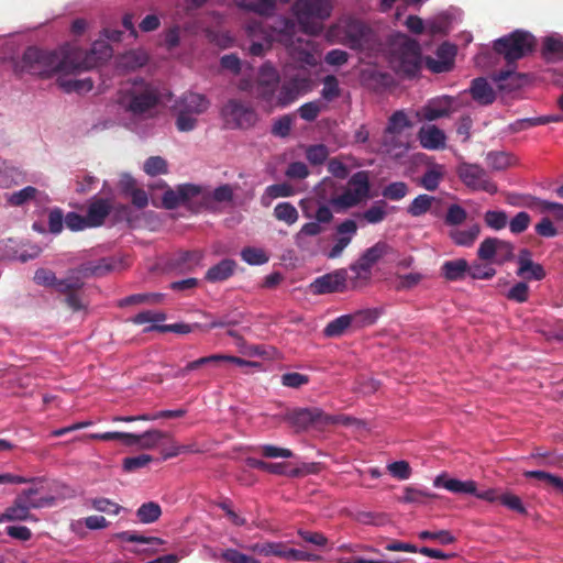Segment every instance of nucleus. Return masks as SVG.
<instances>
[{
	"instance_id": "obj_41",
	"label": "nucleus",
	"mask_w": 563,
	"mask_h": 563,
	"mask_svg": "<svg viewBox=\"0 0 563 563\" xmlns=\"http://www.w3.org/2000/svg\"><path fill=\"white\" fill-rule=\"evenodd\" d=\"M387 202L386 200L375 201L367 210H365L361 217L371 224H377L383 222L387 217Z\"/></svg>"
},
{
	"instance_id": "obj_36",
	"label": "nucleus",
	"mask_w": 563,
	"mask_h": 563,
	"mask_svg": "<svg viewBox=\"0 0 563 563\" xmlns=\"http://www.w3.org/2000/svg\"><path fill=\"white\" fill-rule=\"evenodd\" d=\"M21 499H14L13 504L4 512L0 514V522L3 521H24L33 519V516L25 506H22Z\"/></svg>"
},
{
	"instance_id": "obj_29",
	"label": "nucleus",
	"mask_w": 563,
	"mask_h": 563,
	"mask_svg": "<svg viewBox=\"0 0 563 563\" xmlns=\"http://www.w3.org/2000/svg\"><path fill=\"white\" fill-rule=\"evenodd\" d=\"M236 262L231 258H224L218 264L211 266L206 273V280L209 283H220L229 279L236 271Z\"/></svg>"
},
{
	"instance_id": "obj_60",
	"label": "nucleus",
	"mask_w": 563,
	"mask_h": 563,
	"mask_svg": "<svg viewBox=\"0 0 563 563\" xmlns=\"http://www.w3.org/2000/svg\"><path fill=\"white\" fill-rule=\"evenodd\" d=\"M340 95L341 90L336 77L333 75L325 76L323 79V88L321 90L322 98L327 101H332L340 97Z\"/></svg>"
},
{
	"instance_id": "obj_7",
	"label": "nucleus",
	"mask_w": 563,
	"mask_h": 563,
	"mask_svg": "<svg viewBox=\"0 0 563 563\" xmlns=\"http://www.w3.org/2000/svg\"><path fill=\"white\" fill-rule=\"evenodd\" d=\"M369 191L368 172L361 170L351 176L346 189L341 195L331 198L330 203L339 209H349L368 199Z\"/></svg>"
},
{
	"instance_id": "obj_1",
	"label": "nucleus",
	"mask_w": 563,
	"mask_h": 563,
	"mask_svg": "<svg viewBox=\"0 0 563 563\" xmlns=\"http://www.w3.org/2000/svg\"><path fill=\"white\" fill-rule=\"evenodd\" d=\"M112 47L106 41H96L89 49L69 46L64 53L45 51L35 46L23 53L21 67L24 71L42 78L56 73L77 74L91 70L112 56Z\"/></svg>"
},
{
	"instance_id": "obj_35",
	"label": "nucleus",
	"mask_w": 563,
	"mask_h": 563,
	"mask_svg": "<svg viewBox=\"0 0 563 563\" xmlns=\"http://www.w3.org/2000/svg\"><path fill=\"white\" fill-rule=\"evenodd\" d=\"M349 328H353V318L350 314L340 316L330 321L323 329V334L327 338L342 336Z\"/></svg>"
},
{
	"instance_id": "obj_50",
	"label": "nucleus",
	"mask_w": 563,
	"mask_h": 563,
	"mask_svg": "<svg viewBox=\"0 0 563 563\" xmlns=\"http://www.w3.org/2000/svg\"><path fill=\"white\" fill-rule=\"evenodd\" d=\"M114 537L122 541L136 542V543H142V544L162 545L165 543L164 540H162L157 537H145V536L139 534L135 531H122V532L115 533Z\"/></svg>"
},
{
	"instance_id": "obj_28",
	"label": "nucleus",
	"mask_w": 563,
	"mask_h": 563,
	"mask_svg": "<svg viewBox=\"0 0 563 563\" xmlns=\"http://www.w3.org/2000/svg\"><path fill=\"white\" fill-rule=\"evenodd\" d=\"M433 484L435 487H443L455 494H476V483L474 481L462 482L455 478H448L442 474L435 477Z\"/></svg>"
},
{
	"instance_id": "obj_43",
	"label": "nucleus",
	"mask_w": 563,
	"mask_h": 563,
	"mask_svg": "<svg viewBox=\"0 0 563 563\" xmlns=\"http://www.w3.org/2000/svg\"><path fill=\"white\" fill-rule=\"evenodd\" d=\"M0 186L10 187L24 181V174L15 166L4 161V167L1 168Z\"/></svg>"
},
{
	"instance_id": "obj_15",
	"label": "nucleus",
	"mask_w": 563,
	"mask_h": 563,
	"mask_svg": "<svg viewBox=\"0 0 563 563\" xmlns=\"http://www.w3.org/2000/svg\"><path fill=\"white\" fill-rule=\"evenodd\" d=\"M308 80L298 76L284 81L277 88L273 107L285 108L295 102L307 87Z\"/></svg>"
},
{
	"instance_id": "obj_32",
	"label": "nucleus",
	"mask_w": 563,
	"mask_h": 563,
	"mask_svg": "<svg viewBox=\"0 0 563 563\" xmlns=\"http://www.w3.org/2000/svg\"><path fill=\"white\" fill-rule=\"evenodd\" d=\"M411 122L404 110L395 111L388 119L384 131V144H387L389 135L400 134L405 129L410 128Z\"/></svg>"
},
{
	"instance_id": "obj_42",
	"label": "nucleus",
	"mask_w": 563,
	"mask_h": 563,
	"mask_svg": "<svg viewBox=\"0 0 563 563\" xmlns=\"http://www.w3.org/2000/svg\"><path fill=\"white\" fill-rule=\"evenodd\" d=\"M162 515L161 506L155 501L144 503L136 510V517L142 523H152L159 519Z\"/></svg>"
},
{
	"instance_id": "obj_44",
	"label": "nucleus",
	"mask_w": 563,
	"mask_h": 563,
	"mask_svg": "<svg viewBox=\"0 0 563 563\" xmlns=\"http://www.w3.org/2000/svg\"><path fill=\"white\" fill-rule=\"evenodd\" d=\"M434 201V197L421 194L411 201L407 208V212L411 217H421L431 209V206Z\"/></svg>"
},
{
	"instance_id": "obj_53",
	"label": "nucleus",
	"mask_w": 563,
	"mask_h": 563,
	"mask_svg": "<svg viewBox=\"0 0 563 563\" xmlns=\"http://www.w3.org/2000/svg\"><path fill=\"white\" fill-rule=\"evenodd\" d=\"M37 194H38L37 188H35L33 186H26L21 190L12 192L8 197V202L11 206L20 207L31 200H34L36 198Z\"/></svg>"
},
{
	"instance_id": "obj_21",
	"label": "nucleus",
	"mask_w": 563,
	"mask_h": 563,
	"mask_svg": "<svg viewBox=\"0 0 563 563\" xmlns=\"http://www.w3.org/2000/svg\"><path fill=\"white\" fill-rule=\"evenodd\" d=\"M517 66L507 67L505 70H498L492 78L501 91L511 92L519 89L525 82V75L516 71Z\"/></svg>"
},
{
	"instance_id": "obj_8",
	"label": "nucleus",
	"mask_w": 563,
	"mask_h": 563,
	"mask_svg": "<svg viewBox=\"0 0 563 563\" xmlns=\"http://www.w3.org/2000/svg\"><path fill=\"white\" fill-rule=\"evenodd\" d=\"M284 421L291 426L297 432H300L310 427L334 424L336 418L325 413L320 408L312 407L289 410L285 413Z\"/></svg>"
},
{
	"instance_id": "obj_58",
	"label": "nucleus",
	"mask_w": 563,
	"mask_h": 563,
	"mask_svg": "<svg viewBox=\"0 0 563 563\" xmlns=\"http://www.w3.org/2000/svg\"><path fill=\"white\" fill-rule=\"evenodd\" d=\"M467 219V212L460 205H450L444 218L446 225L456 227L462 224Z\"/></svg>"
},
{
	"instance_id": "obj_33",
	"label": "nucleus",
	"mask_w": 563,
	"mask_h": 563,
	"mask_svg": "<svg viewBox=\"0 0 563 563\" xmlns=\"http://www.w3.org/2000/svg\"><path fill=\"white\" fill-rule=\"evenodd\" d=\"M38 489L37 488H27L23 489L15 499H21L22 506L26 507V510L38 509L46 506H51L53 503V498L47 497H37Z\"/></svg>"
},
{
	"instance_id": "obj_6",
	"label": "nucleus",
	"mask_w": 563,
	"mask_h": 563,
	"mask_svg": "<svg viewBox=\"0 0 563 563\" xmlns=\"http://www.w3.org/2000/svg\"><path fill=\"white\" fill-rule=\"evenodd\" d=\"M159 102L158 90L150 84L141 81L134 84L121 98L120 103L133 115H142L157 106Z\"/></svg>"
},
{
	"instance_id": "obj_19",
	"label": "nucleus",
	"mask_w": 563,
	"mask_h": 563,
	"mask_svg": "<svg viewBox=\"0 0 563 563\" xmlns=\"http://www.w3.org/2000/svg\"><path fill=\"white\" fill-rule=\"evenodd\" d=\"M531 256V252L528 249L520 251L517 260V275L528 280H542L545 277V271L541 264L534 263Z\"/></svg>"
},
{
	"instance_id": "obj_48",
	"label": "nucleus",
	"mask_w": 563,
	"mask_h": 563,
	"mask_svg": "<svg viewBox=\"0 0 563 563\" xmlns=\"http://www.w3.org/2000/svg\"><path fill=\"white\" fill-rule=\"evenodd\" d=\"M409 192V186L405 181H394L384 187L382 195L385 199L399 201Z\"/></svg>"
},
{
	"instance_id": "obj_10",
	"label": "nucleus",
	"mask_w": 563,
	"mask_h": 563,
	"mask_svg": "<svg viewBox=\"0 0 563 563\" xmlns=\"http://www.w3.org/2000/svg\"><path fill=\"white\" fill-rule=\"evenodd\" d=\"M221 114L233 129H249L257 121L254 108L236 99H230L222 108Z\"/></svg>"
},
{
	"instance_id": "obj_56",
	"label": "nucleus",
	"mask_w": 563,
	"mask_h": 563,
	"mask_svg": "<svg viewBox=\"0 0 563 563\" xmlns=\"http://www.w3.org/2000/svg\"><path fill=\"white\" fill-rule=\"evenodd\" d=\"M329 156V150L324 144L310 145L306 150V158L311 165H322Z\"/></svg>"
},
{
	"instance_id": "obj_49",
	"label": "nucleus",
	"mask_w": 563,
	"mask_h": 563,
	"mask_svg": "<svg viewBox=\"0 0 563 563\" xmlns=\"http://www.w3.org/2000/svg\"><path fill=\"white\" fill-rule=\"evenodd\" d=\"M241 258L249 265H263L269 260L264 250L254 246H246L242 249Z\"/></svg>"
},
{
	"instance_id": "obj_26",
	"label": "nucleus",
	"mask_w": 563,
	"mask_h": 563,
	"mask_svg": "<svg viewBox=\"0 0 563 563\" xmlns=\"http://www.w3.org/2000/svg\"><path fill=\"white\" fill-rule=\"evenodd\" d=\"M470 93L473 100L482 106L492 104L496 99L493 87L484 77H478L472 80Z\"/></svg>"
},
{
	"instance_id": "obj_45",
	"label": "nucleus",
	"mask_w": 563,
	"mask_h": 563,
	"mask_svg": "<svg viewBox=\"0 0 563 563\" xmlns=\"http://www.w3.org/2000/svg\"><path fill=\"white\" fill-rule=\"evenodd\" d=\"M200 328V324H188V323H173V324H154L147 327L144 332L158 331L162 333L174 332L177 334H188L192 332L195 329Z\"/></svg>"
},
{
	"instance_id": "obj_51",
	"label": "nucleus",
	"mask_w": 563,
	"mask_h": 563,
	"mask_svg": "<svg viewBox=\"0 0 563 563\" xmlns=\"http://www.w3.org/2000/svg\"><path fill=\"white\" fill-rule=\"evenodd\" d=\"M443 176H444V173H443L442 167L434 166V167L428 169L422 175L420 185L429 191H434L439 187V184L442 180Z\"/></svg>"
},
{
	"instance_id": "obj_64",
	"label": "nucleus",
	"mask_w": 563,
	"mask_h": 563,
	"mask_svg": "<svg viewBox=\"0 0 563 563\" xmlns=\"http://www.w3.org/2000/svg\"><path fill=\"white\" fill-rule=\"evenodd\" d=\"M507 214L504 211L488 210L484 214V221L487 227L494 230H501L507 224Z\"/></svg>"
},
{
	"instance_id": "obj_16",
	"label": "nucleus",
	"mask_w": 563,
	"mask_h": 563,
	"mask_svg": "<svg viewBox=\"0 0 563 563\" xmlns=\"http://www.w3.org/2000/svg\"><path fill=\"white\" fill-rule=\"evenodd\" d=\"M202 257L200 251H180L167 260L166 268L176 274L191 273L200 265Z\"/></svg>"
},
{
	"instance_id": "obj_5",
	"label": "nucleus",
	"mask_w": 563,
	"mask_h": 563,
	"mask_svg": "<svg viewBox=\"0 0 563 563\" xmlns=\"http://www.w3.org/2000/svg\"><path fill=\"white\" fill-rule=\"evenodd\" d=\"M331 10L330 0H297L292 5L294 14L308 34L321 31L320 22L330 16Z\"/></svg>"
},
{
	"instance_id": "obj_59",
	"label": "nucleus",
	"mask_w": 563,
	"mask_h": 563,
	"mask_svg": "<svg viewBox=\"0 0 563 563\" xmlns=\"http://www.w3.org/2000/svg\"><path fill=\"white\" fill-rule=\"evenodd\" d=\"M144 172L150 176L167 174V162L161 156H151L144 163Z\"/></svg>"
},
{
	"instance_id": "obj_11",
	"label": "nucleus",
	"mask_w": 563,
	"mask_h": 563,
	"mask_svg": "<svg viewBox=\"0 0 563 563\" xmlns=\"http://www.w3.org/2000/svg\"><path fill=\"white\" fill-rule=\"evenodd\" d=\"M514 244L497 238H486L477 250V256L482 261H487L503 265L514 258Z\"/></svg>"
},
{
	"instance_id": "obj_25",
	"label": "nucleus",
	"mask_w": 563,
	"mask_h": 563,
	"mask_svg": "<svg viewBox=\"0 0 563 563\" xmlns=\"http://www.w3.org/2000/svg\"><path fill=\"white\" fill-rule=\"evenodd\" d=\"M373 266L374 264L364 254L350 265V269L354 274L351 277V287L353 289L363 287L369 282Z\"/></svg>"
},
{
	"instance_id": "obj_27",
	"label": "nucleus",
	"mask_w": 563,
	"mask_h": 563,
	"mask_svg": "<svg viewBox=\"0 0 563 563\" xmlns=\"http://www.w3.org/2000/svg\"><path fill=\"white\" fill-rule=\"evenodd\" d=\"M166 439H170V434L168 432L152 429L143 432L142 434H134V439L131 440L130 446L137 445L144 450H152L163 444Z\"/></svg>"
},
{
	"instance_id": "obj_17",
	"label": "nucleus",
	"mask_w": 563,
	"mask_h": 563,
	"mask_svg": "<svg viewBox=\"0 0 563 563\" xmlns=\"http://www.w3.org/2000/svg\"><path fill=\"white\" fill-rule=\"evenodd\" d=\"M336 239L334 245L325 253L330 260L338 258L350 245L357 233V223L352 219H346L335 228Z\"/></svg>"
},
{
	"instance_id": "obj_3",
	"label": "nucleus",
	"mask_w": 563,
	"mask_h": 563,
	"mask_svg": "<svg viewBox=\"0 0 563 563\" xmlns=\"http://www.w3.org/2000/svg\"><path fill=\"white\" fill-rule=\"evenodd\" d=\"M389 64L401 78L411 79L421 69V48L419 43L405 34L393 37L389 48Z\"/></svg>"
},
{
	"instance_id": "obj_61",
	"label": "nucleus",
	"mask_w": 563,
	"mask_h": 563,
	"mask_svg": "<svg viewBox=\"0 0 563 563\" xmlns=\"http://www.w3.org/2000/svg\"><path fill=\"white\" fill-rule=\"evenodd\" d=\"M295 194V189L291 185L287 183L274 184L265 189V195L262 200L264 201L265 197L269 199H276L280 197H290Z\"/></svg>"
},
{
	"instance_id": "obj_54",
	"label": "nucleus",
	"mask_w": 563,
	"mask_h": 563,
	"mask_svg": "<svg viewBox=\"0 0 563 563\" xmlns=\"http://www.w3.org/2000/svg\"><path fill=\"white\" fill-rule=\"evenodd\" d=\"M284 548H285V545L280 542H264V543H255V544L249 547L247 549L255 553H258L261 555H265V556L274 555V556L283 558L284 556Z\"/></svg>"
},
{
	"instance_id": "obj_47",
	"label": "nucleus",
	"mask_w": 563,
	"mask_h": 563,
	"mask_svg": "<svg viewBox=\"0 0 563 563\" xmlns=\"http://www.w3.org/2000/svg\"><path fill=\"white\" fill-rule=\"evenodd\" d=\"M350 316L353 318V328L361 329L374 324L379 317V311L377 309H364Z\"/></svg>"
},
{
	"instance_id": "obj_12",
	"label": "nucleus",
	"mask_w": 563,
	"mask_h": 563,
	"mask_svg": "<svg viewBox=\"0 0 563 563\" xmlns=\"http://www.w3.org/2000/svg\"><path fill=\"white\" fill-rule=\"evenodd\" d=\"M279 84L280 76L278 70L271 63H264L260 67L254 86L255 97L268 104H273Z\"/></svg>"
},
{
	"instance_id": "obj_2",
	"label": "nucleus",
	"mask_w": 563,
	"mask_h": 563,
	"mask_svg": "<svg viewBox=\"0 0 563 563\" xmlns=\"http://www.w3.org/2000/svg\"><path fill=\"white\" fill-rule=\"evenodd\" d=\"M114 261L103 257L96 262L82 263L68 272L67 277L58 279L55 273L48 268H38L34 273L33 280L36 285L53 288L65 296V303L73 312L86 310L88 300L84 296V278L101 277L114 269Z\"/></svg>"
},
{
	"instance_id": "obj_30",
	"label": "nucleus",
	"mask_w": 563,
	"mask_h": 563,
	"mask_svg": "<svg viewBox=\"0 0 563 563\" xmlns=\"http://www.w3.org/2000/svg\"><path fill=\"white\" fill-rule=\"evenodd\" d=\"M454 47L449 44H442L437 52L441 60L428 58L427 65L433 73L440 74L449 71L453 65Z\"/></svg>"
},
{
	"instance_id": "obj_46",
	"label": "nucleus",
	"mask_w": 563,
	"mask_h": 563,
	"mask_svg": "<svg viewBox=\"0 0 563 563\" xmlns=\"http://www.w3.org/2000/svg\"><path fill=\"white\" fill-rule=\"evenodd\" d=\"M274 216L277 220L288 225L297 222L299 218L297 209L290 202H279L274 209Z\"/></svg>"
},
{
	"instance_id": "obj_20",
	"label": "nucleus",
	"mask_w": 563,
	"mask_h": 563,
	"mask_svg": "<svg viewBox=\"0 0 563 563\" xmlns=\"http://www.w3.org/2000/svg\"><path fill=\"white\" fill-rule=\"evenodd\" d=\"M209 106L210 102L206 96L196 92H185L176 102L175 109L196 117L205 113Z\"/></svg>"
},
{
	"instance_id": "obj_62",
	"label": "nucleus",
	"mask_w": 563,
	"mask_h": 563,
	"mask_svg": "<svg viewBox=\"0 0 563 563\" xmlns=\"http://www.w3.org/2000/svg\"><path fill=\"white\" fill-rule=\"evenodd\" d=\"M166 319V314L162 311H154V310H144L135 314L131 321L134 324H145V323H153L152 325L156 324L157 322L164 321Z\"/></svg>"
},
{
	"instance_id": "obj_39",
	"label": "nucleus",
	"mask_w": 563,
	"mask_h": 563,
	"mask_svg": "<svg viewBox=\"0 0 563 563\" xmlns=\"http://www.w3.org/2000/svg\"><path fill=\"white\" fill-rule=\"evenodd\" d=\"M515 157L506 152H489L486 163L493 170H505L515 164Z\"/></svg>"
},
{
	"instance_id": "obj_37",
	"label": "nucleus",
	"mask_w": 563,
	"mask_h": 563,
	"mask_svg": "<svg viewBox=\"0 0 563 563\" xmlns=\"http://www.w3.org/2000/svg\"><path fill=\"white\" fill-rule=\"evenodd\" d=\"M481 228L478 224H473L467 230L455 229L450 232V238L459 246H471L479 235Z\"/></svg>"
},
{
	"instance_id": "obj_34",
	"label": "nucleus",
	"mask_w": 563,
	"mask_h": 563,
	"mask_svg": "<svg viewBox=\"0 0 563 563\" xmlns=\"http://www.w3.org/2000/svg\"><path fill=\"white\" fill-rule=\"evenodd\" d=\"M541 56L547 62H558L563 58V41L555 36L543 38Z\"/></svg>"
},
{
	"instance_id": "obj_14",
	"label": "nucleus",
	"mask_w": 563,
	"mask_h": 563,
	"mask_svg": "<svg viewBox=\"0 0 563 563\" xmlns=\"http://www.w3.org/2000/svg\"><path fill=\"white\" fill-rule=\"evenodd\" d=\"M347 277V271L340 268L316 278L310 287L317 295L342 292L346 288Z\"/></svg>"
},
{
	"instance_id": "obj_40",
	"label": "nucleus",
	"mask_w": 563,
	"mask_h": 563,
	"mask_svg": "<svg viewBox=\"0 0 563 563\" xmlns=\"http://www.w3.org/2000/svg\"><path fill=\"white\" fill-rule=\"evenodd\" d=\"M233 200V189L229 184L217 187L211 192L202 195V201L206 207H209L212 201L216 202H231Z\"/></svg>"
},
{
	"instance_id": "obj_4",
	"label": "nucleus",
	"mask_w": 563,
	"mask_h": 563,
	"mask_svg": "<svg viewBox=\"0 0 563 563\" xmlns=\"http://www.w3.org/2000/svg\"><path fill=\"white\" fill-rule=\"evenodd\" d=\"M537 45L536 37L523 30H515L494 41V52L501 56L507 67L517 66V60L531 54Z\"/></svg>"
},
{
	"instance_id": "obj_18",
	"label": "nucleus",
	"mask_w": 563,
	"mask_h": 563,
	"mask_svg": "<svg viewBox=\"0 0 563 563\" xmlns=\"http://www.w3.org/2000/svg\"><path fill=\"white\" fill-rule=\"evenodd\" d=\"M223 364H234L239 367H260L261 364L253 361H247L239 356L227 355V354H211L199 357L195 361L189 362V367H194L195 371L202 366H221Z\"/></svg>"
},
{
	"instance_id": "obj_24",
	"label": "nucleus",
	"mask_w": 563,
	"mask_h": 563,
	"mask_svg": "<svg viewBox=\"0 0 563 563\" xmlns=\"http://www.w3.org/2000/svg\"><path fill=\"white\" fill-rule=\"evenodd\" d=\"M421 146L426 150H441L445 146V134L435 125L422 126L418 132Z\"/></svg>"
},
{
	"instance_id": "obj_52",
	"label": "nucleus",
	"mask_w": 563,
	"mask_h": 563,
	"mask_svg": "<svg viewBox=\"0 0 563 563\" xmlns=\"http://www.w3.org/2000/svg\"><path fill=\"white\" fill-rule=\"evenodd\" d=\"M241 7L261 15H269L275 8V0H241Z\"/></svg>"
},
{
	"instance_id": "obj_31",
	"label": "nucleus",
	"mask_w": 563,
	"mask_h": 563,
	"mask_svg": "<svg viewBox=\"0 0 563 563\" xmlns=\"http://www.w3.org/2000/svg\"><path fill=\"white\" fill-rule=\"evenodd\" d=\"M470 272V264L464 258L446 261L441 266L442 276L449 282L464 279Z\"/></svg>"
},
{
	"instance_id": "obj_55",
	"label": "nucleus",
	"mask_w": 563,
	"mask_h": 563,
	"mask_svg": "<svg viewBox=\"0 0 563 563\" xmlns=\"http://www.w3.org/2000/svg\"><path fill=\"white\" fill-rule=\"evenodd\" d=\"M526 478H536L545 484V487L556 490L559 484H561L562 477L544 472V471H526L523 472Z\"/></svg>"
},
{
	"instance_id": "obj_9",
	"label": "nucleus",
	"mask_w": 563,
	"mask_h": 563,
	"mask_svg": "<svg viewBox=\"0 0 563 563\" xmlns=\"http://www.w3.org/2000/svg\"><path fill=\"white\" fill-rule=\"evenodd\" d=\"M456 174L461 181L472 190H481L489 195H494L498 190L497 185L479 165L461 163L457 166Z\"/></svg>"
},
{
	"instance_id": "obj_57",
	"label": "nucleus",
	"mask_w": 563,
	"mask_h": 563,
	"mask_svg": "<svg viewBox=\"0 0 563 563\" xmlns=\"http://www.w3.org/2000/svg\"><path fill=\"white\" fill-rule=\"evenodd\" d=\"M85 438L89 440H100V441H112V440H120L122 443L126 446H130L131 440L134 439V433H128V432H103V433H90L85 435Z\"/></svg>"
},
{
	"instance_id": "obj_23",
	"label": "nucleus",
	"mask_w": 563,
	"mask_h": 563,
	"mask_svg": "<svg viewBox=\"0 0 563 563\" xmlns=\"http://www.w3.org/2000/svg\"><path fill=\"white\" fill-rule=\"evenodd\" d=\"M369 27L361 21H351L345 30V44L352 49H363L368 41Z\"/></svg>"
},
{
	"instance_id": "obj_22",
	"label": "nucleus",
	"mask_w": 563,
	"mask_h": 563,
	"mask_svg": "<svg viewBox=\"0 0 563 563\" xmlns=\"http://www.w3.org/2000/svg\"><path fill=\"white\" fill-rule=\"evenodd\" d=\"M112 210V203L106 198H95L88 207L86 220L89 228H97L104 223L106 218Z\"/></svg>"
},
{
	"instance_id": "obj_63",
	"label": "nucleus",
	"mask_w": 563,
	"mask_h": 563,
	"mask_svg": "<svg viewBox=\"0 0 563 563\" xmlns=\"http://www.w3.org/2000/svg\"><path fill=\"white\" fill-rule=\"evenodd\" d=\"M391 252V246L384 242L378 241L373 246L368 247L363 254L373 263H377L382 257Z\"/></svg>"
},
{
	"instance_id": "obj_13",
	"label": "nucleus",
	"mask_w": 563,
	"mask_h": 563,
	"mask_svg": "<svg viewBox=\"0 0 563 563\" xmlns=\"http://www.w3.org/2000/svg\"><path fill=\"white\" fill-rule=\"evenodd\" d=\"M203 194L202 187L194 184H181L175 189L167 187L163 195L162 203L164 208L173 210L198 196L202 197Z\"/></svg>"
},
{
	"instance_id": "obj_38",
	"label": "nucleus",
	"mask_w": 563,
	"mask_h": 563,
	"mask_svg": "<svg viewBox=\"0 0 563 563\" xmlns=\"http://www.w3.org/2000/svg\"><path fill=\"white\" fill-rule=\"evenodd\" d=\"M58 86L65 91V92H88L92 90L93 88V81L91 78H85V79H67L59 77L57 79Z\"/></svg>"
}]
</instances>
